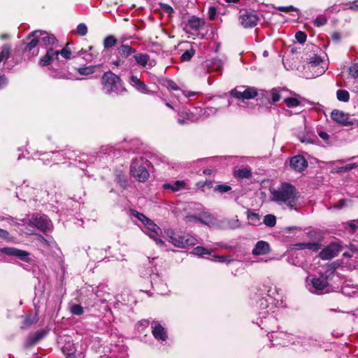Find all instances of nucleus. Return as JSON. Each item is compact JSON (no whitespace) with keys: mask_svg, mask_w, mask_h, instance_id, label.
<instances>
[{"mask_svg":"<svg viewBox=\"0 0 358 358\" xmlns=\"http://www.w3.org/2000/svg\"><path fill=\"white\" fill-rule=\"evenodd\" d=\"M271 247L268 242L259 241L255 244L252 250V254L255 256L265 255L270 252Z\"/></svg>","mask_w":358,"mask_h":358,"instance_id":"21","label":"nucleus"},{"mask_svg":"<svg viewBox=\"0 0 358 358\" xmlns=\"http://www.w3.org/2000/svg\"><path fill=\"white\" fill-rule=\"evenodd\" d=\"M343 228L348 231L349 233L353 234L358 228V220H351L349 222H343L342 224Z\"/></svg>","mask_w":358,"mask_h":358,"instance_id":"35","label":"nucleus"},{"mask_svg":"<svg viewBox=\"0 0 358 358\" xmlns=\"http://www.w3.org/2000/svg\"><path fill=\"white\" fill-rule=\"evenodd\" d=\"M270 334L269 338L273 345H285L287 344L285 340L288 337L287 334L283 331H268Z\"/></svg>","mask_w":358,"mask_h":358,"instance_id":"25","label":"nucleus"},{"mask_svg":"<svg viewBox=\"0 0 358 358\" xmlns=\"http://www.w3.org/2000/svg\"><path fill=\"white\" fill-rule=\"evenodd\" d=\"M0 251L7 255L17 257L20 259L25 262L28 261L29 256V253L27 251L15 248H3L0 249Z\"/></svg>","mask_w":358,"mask_h":358,"instance_id":"16","label":"nucleus"},{"mask_svg":"<svg viewBox=\"0 0 358 358\" xmlns=\"http://www.w3.org/2000/svg\"><path fill=\"white\" fill-rule=\"evenodd\" d=\"M257 94V90L253 87L238 86L230 91L231 96L242 101L245 99H254Z\"/></svg>","mask_w":358,"mask_h":358,"instance_id":"9","label":"nucleus"},{"mask_svg":"<svg viewBox=\"0 0 358 358\" xmlns=\"http://www.w3.org/2000/svg\"><path fill=\"white\" fill-rule=\"evenodd\" d=\"M241 24L245 28H250L255 27L258 21V17L256 14L250 12H245L241 15Z\"/></svg>","mask_w":358,"mask_h":358,"instance_id":"19","label":"nucleus"},{"mask_svg":"<svg viewBox=\"0 0 358 358\" xmlns=\"http://www.w3.org/2000/svg\"><path fill=\"white\" fill-rule=\"evenodd\" d=\"M205 24L206 21L203 18L192 15L184 22L183 29L187 34L203 38L204 34H201V31L203 29Z\"/></svg>","mask_w":358,"mask_h":358,"instance_id":"8","label":"nucleus"},{"mask_svg":"<svg viewBox=\"0 0 358 358\" xmlns=\"http://www.w3.org/2000/svg\"><path fill=\"white\" fill-rule=\"evenodd\" d=\"M129 84L137 91L143 94H148L149 89L144 82L141 81L136 76L131 75L129 79Z\"/></svg>","mask_w":358,"mask_h":358,"instance_id":"22","label":"nucleus"},{"mask_svg":"<svg viewBox=\"0 0 358 358\" xmlns=\"http://www.w3.org/2000/svg\"><path fill=\"white\" fill-rule=\"evenodd\" d=\"M272 103H275L280 99L279 92L276 89H273L271 91Z\"/></svg>","mask_w":358,"mask_h":358,"instance_id":"63","label":"nucleus"},{"mask_svg":"<svg viewBox=\"0 0 358 358\" xmlns=\"http://www.w3.org/2000/svg\"><path fill=\"white\" fill-rule=\"evenodd\" d=\"M336 245H331L330 247L324 249L321 253L320 256L322 259H329L337 255V252L339 251L337 250L336 251H334L333 248Z\"/></svg>","mask_w":358,"mask_h":358,"instance_id":"34","label":"nucleus"},{"mask_svg":"<svg viewBox=\"0 0 358 358\" xmlns=\"http://www.w3.org/2000/svg\"><path fill=\"white\" fill-rule=\"evenodd\" d=\"M71 313L73 315H81L83 313V308L80 304H73L70 308Z\"/></svg>","mask_w":358,"mask_h":358,"instance_id":"49","label":"nucleus"},{"mask_svg":"<svg viewBox=\"0 0 358 358\" xmlns=\"http://www.w3.org/2000/svg\"><path fill=\"white\" fill-rule=\"evenodd\" d=\"M289 164L292 169L298 172L303 171L307 166L308 162L301 155H296L290 159Z\"/></svg>","mask_w":358,"mask_h":358,"instance_id":"18","label":"nucleus"},{"mask_svg":"<svg viewBox=\"0 0 358 358\" xmlns=\"http://www.w3.org/2000/svg\"><path fill=\"white\" fill-rule=\"evenodd\" d=\"M357 167V163H350V164H348L345 166H343L341 167H339L337 170V172L338 173H344V172L349 171L352 169H356Z\"/></svg>","mask_w":358,"mask_h":358,"instance_id":"48","label":"nucleus"},{"mask_svg":"<svg viewBox=\"0 0 358 358\" xmlns=\"http://www.w3.org/2000/svg\"><path fill=\"white\" fill-rule=\"evenodd\" d=\"M143 224L145 227V233L148 234L150 238L154 240L156 244L163 246L164 242L160 238L162 234L161 229L149 218L148 219V222H145Z\"/></svg>","mask_w":358,"mask_h":358,"instance_id":"11","label":"nucleus"},{"mask_svg":"<svg viewBox=\"0 0 358 358\" xmlns=\"http://www.w3.org/2000/svg\"><path fill=\"white\" fill-rule=\"evenodd\" d=\"M10 54V48L8 45H4L0 52V63L8 59Z\"/></svg>","mask_w":358,"mask_h":358,"instance_id":"45","label":"nucleus"},{"mask_svg":"<svg viewBox=\"0 0 358 358\" xmlns=\"http://www.w3.org/2000/svg\"><path fill=\"white\" fill-rule=\"evenodd\" d=\"M55 51L58 52V56L60 55L63 58L66 59H69L71 55V52L68 48V45H66L61 50H55Z\"/></svg>","mask_w":358,"mask_h":358,"instance_id":"50","label":"nucleus"},{"mask_svg":"<svg viewBox=\"0 0 358 358\" xmlns=\"http://www.w3.org/2000/svg\"><path fill=\"white\" fill-rule=\"evenodd\" d=\"M295 38L296 41L301 44L304 43L306 41V34L301 31H299L295 34Z\"/></svg>","mask_w":358,"mask_h":358,"instance_id":"56","label":"nucleus"},{"mask_svg":"<svg viewBox=\"0 0 358 358\" xmlns=\"http://www.w3.org/2000/svg\"><path fill=\"white\" fill-rule=\"evenodd\" d=\"M41 35V30H36L30 33L27 37L28 41L25 47V50L30 52L38 44L40 45V36Z\"/></svg>","mask_w":358,"mask_h":358,"instance_id":"20","label":"nucleus"},{"mask_svg":"<svg viewBox=\"0 0 358 358\" xmlns=\"http://www.w3.org/2000/svg\"><path fill=\"white\" fill-rule=\"evenodd\" d=\"M210 220V215H205L203 217H199L197 215H190L186 216V222H201L205 224H208V222Z\"/></svg>","mask_w":358,"mask_h":358,"instance_id":"32","label":"nucleus"},{"mask_svg":"<svg viewBox=\"0 0 358 358\" xmlns=\"http://www.w3.org/2000/svg\"><path fill=\"white\" fill-rule=\"evenodd\" d=\"M228 226L231 229H238L241 227V222L238 219H232L228 222Z\"/></svg>","mask_w":358,"mask_h":358,"instance_id":"60","label":"nucleus"},{"mask_svg":"<svg viewBox=\"0 0 358 358\" xmlns=\"http://www.w3.org/2000/svg\"><path fill=\"white\" fill-rule=\"evenodd\" d=\"M102 91L105 94L109 96L122 95L127 92L123 85V82L120 77L108 71L105 72L101 78Z\"/></svg>","mask_w":358,"mask_h":358,"instance_id":"2","label":"nucleus"},{"mask_svg":"<svg viewBox=\"0 0 358 358\" xmlns=\"http://www.w3.org/2000/svg\"><path fill=\"white\" fill-rule=\"evenodd\" d=\"M333 274L334 271H327L325 273L309 275L306 280V288L313 294H320L328 292L329 278Z\"/></svg>","mask_w":358,"mask_h":358,"instance_id":"4","label":"nucleus"},{"mask_svg":"<svg viewBox=\"0 0 358 358\" xmlns=\"http://www.w3.org/2000/svg\"><path fill=\"white\" fill-rule=\"evenodd\" d=\"M264 224L269 227H273L276 224V217L275 215L268 214L264 217Z\"/></svg>","mask_w":358,"mask_h":358,"instance_id":"43","label":"nucleus"},{"mask_svg":"<svg viewBox=\"0 0 358 358\" xmlns=\"http://www.w3.org/2000/svg\"><path fill=\"white\" fill-rule=\"evenodd\" d=\"M117 56L124 59H129L136 53V49L128 44H121L117 48Z\"/></svg>","mask_w":358,"mask_h":358,"instance_id":"23","label":"nucleus"},{"mask_svg":"<svg viewBox=\"0 0 358 358\" xmlns=\"http://www.w3.org/2000/svg\"><path fill=\"white\" fill-rule=\"evenodd\" d=\"M271 200L279 205H285L290 209L298 204L299 193L296 187L287 182H283L277 189L271 191Z\"/></svg>","mask_w":358,"mask_h":358,"instance_id":"1","label":"nucleus"},{"mask_svg":"<svg viewBox=\"0 0 358 358\" xmlns=\"http://www.w3.org/2000/svg\"><path fill=\"white\" fill-rule=\"evenodd\" d=\"M306 249L313 252H317L321 248V244L318 241L306 243Z\"/></svg>","mask_w":358,"mask_h":358,"instance_id":"46","label":"nucleus"},{"mask_svg":"<svg viewBox=\"0 0 358 358\" xmlns=\"http://www.w3.org/2000/svg\"><path fill=\"white\" fill-rule=\"evenodd\" d=\"M192 253L199 257H204L205 255H210L212 251L202 246H197L193 249Z\"/></svg>","mask_w":358,"mask_h":358,"instance_id":"41","label":"nucleus"},{"mask_svg":"<svg viewBox=\"0 0 358 358\" xmlns=\"http://www.w3.org/2000/svg\"><path fill=\"white\" fill-rule=\"evenodd\" d=\"M194 55H195V50L193 48H192L187 50L184 52V53L180 57V59L182 62H188L192 58V57Z\"/></svg>","mask_w":358,"mask_h":358,"instance_id":"44","label":"nucleus"},{"mask_svg":"<svg viewBox=\"0 0 358 358\" xmlns=\"http://www.w3.org/2000/svg\"><path fill=\"white\" fill-rule=\"evenodd\" d=\"M268 299L262 298L257 302V306L260 310L259 312V317L257 319V324L266 331L271 329V325L275 323V319L272 315L273 313V305H268Z\"/></svg>","mask_w":358,"mask_h":358,"instance_id":"3","label":"nucleus"},{"mask_svg":"<svg viewBox=\"0 0 358 358\" xmlns=\"http://www.w3.org/2000/svg\"><path fill=\"white\" fill-rule=\"evenodd\" d=\"M211 261L217 262L220 263H226L229 264L234 262V259L231 257V256H224V255H213L212 258L210 259Z\"/></svg>","mask_w":358,"mask_h":358,"instance_id":"37","label":"nucleus"},{"mask_svg":"<svg viewBox=\"0 0 358 358\" xmlns=\"http://www.w3.org/2000/svg\"><path fill=\"white\" fill-rule=\"evenodd\" d=\"M117 43V39L113 35L107 36L103 41V45L104 48L108 49L114 47Z\"/></svg>","mask_w":358,"mask_h":358,"instance_id":"40","label":"nucleus"},{"mask_svg":"<svg viewBox=\"0 0 358 358\" xmlns=\"http://www.w3.org/2000/svg\"><path fill=\"white\" fill-rule=\"evenodd\" d=\"M280 289L268 281L263 285L262 292H266L267 299L275 301V307L282 303V294L280 293Z\"/></svg>","mask_w":358,"mask_h":358,"instance_id":"10","label":"nucleus"},{"mask_svg":"<svg viewBox=\"0 0 358 358\" xmlns=\"http://www.w3.org/2000/svg\"><path fill=\"white\" fill-rule=\"evenodd\" d=\"M149 162L143 157L134 159L131 164L130 172L131 176L139 182H145L149 178L147 170Z\"/></svg>","mask_w":358,"mask_h":358,"instance_id":"7","label":"nucleus"},{"mask_svg":"<svg viewBox=\"0 0 358 358\" xmlns=\"http://www.w3.org/2000/svg\"><path fill=\"white\" fill-rule=\"evenodd\" d=\"M331 117L335 122L344 126L353 124V122L350 120L348 114L338 110H334L331 113Z\"/></svg>","mask_w":358,"mask_h":358,"instance_id":"17","label":"nucleus"},{"mask_svg":"<svg viewBox=\"0 0 358 358\" xmlns=\"http://www.w3.org/2000/svg\"><path fill=\"white\" fill-rule=\"evenodd\" d=\"M224 65V60L219 57H215L206 61V66L209 71H221Z\"/></svg>","mask_w":358,"mask_h":358,"instance_id":"27","label":"nucleus"},{"mask_svg":"<svg viewBox=\"0 0 358 358\" xmlns=\"http://www.w3.org/2000/svg\"><path fill=\"white\" fill-rule=\"evenodd\" d=\"M349 74L351 77L356 78H358V64H354L349 68Z\"/></svg>","mask_w":358,"mask_h":358,"instance_id":"55","label":"nucleus"},{"mask_svg":"<svg viewBox=\"0 0 358 358\" xmlns=\"http://www.w3.org/2000/svg\"><path fill=\"white\" fill-rule=\"evenodd\" d=\"M202 117L203 116H209L211 114H215L216 112H217V109L215 108H213V107H207L204 109L202 108Z\"/></svg>","mask_w":358,"mask_h":358,"instance_id":"59","label":"nucleus"},{"mask_svg":"<svg viewBox=\"0 0 358 358\" xmlns=\"http://www.w3.org/2000/svg\"><path fill=\"white\" fill-rule=\"evenodd\" d=\"M152 334L154 338L159 341H165L168 338L166 329L157 321L151 323Z\"/></svg>","mask_w":358,"mask_h":358,"instance_id":"15","label":"nucleus"},{"mask_svg":"<svg viewBox=\"0 0 358 358\" xmlns=\"http://www.w3.org/2000/svg\"><path fill=\"white\" fill-rule=\"evenodd\" d=\"M87 51L86 50H84L83 49H81L79 52H78V55L79 56H81L83 57V59L85 60H86L87 62H92V59H93V55H94V53L92 52L89 55H86Z\"/></svg>","mask_w":358,"mask_h":358,"instance_id":"58","label":"nucleus"},{"mask_svg":"<svg viewBox=\"0 0 358 358\" xmlns=\"http://www.w3.org/2000/svg\"><path fill=\"white\" fill-rule=\"evenodd\" d=\"M277 9L280 11L285 12V13H289L291 11H299V9L294 7L293 6H279L277 8Z\"/></svg>","mask_w":358,"mask_h":358,"instance_id":"61","label":"nucleus"},{"mask_svg":"<svg viewBox=\"0 0 358 358\" xmlns=\"http://www.w3.org/2000/svg\"><path fill=\"white\" fill-rule=\"evenodd\" d=\"M336 97L340 101L348 102L350 99V94L347 90H338L336 92Z\"/></svg>","mask_w":358,"mask_h":358,"instance_id":"42","label":"nucleus"},{"mask_svg":"<svg viewBox=\"0 0 358 358\" xmlns=\"http://www.w3.org/2000/svg\"><path fill=\"white\" fill-rule=\"evenodd\" d=\"M247 217L250 224L258 225L260 223V215L258 213L248 210Z\"/></svg>","mask_w":358,"mask_h":358,"instance_id":"39","label":"nucleus"},{"mask_svg":"<svg viewBox=\"0 0 358 358\" xmlns=\"http://www.w3.org/2000/svg\"><path fill=\"white\" fill-rule=\"evenodd\" d=\"M150 324V322L147 320H143L138 322L136 324V329L139 332H142L146 329Z\"/></svg>","mask_w":358,"mask_h":358,"instance_id":"53","label":"nucleus"},{"mask_svg":"<svg viewBox=\"0 0 358 358\" xmlns=\"http://www.w3.org/2000/svg\"><path fill=\"white\" fill-rule=\"evenodd\" d=\"M164 234L167 241L177 248H184L195 245L199 243L196 237L190 234L180 235L171 229H166Z\"/></svg>","mask_w":358,"mask_h":358,"instance_id":"5","label":"nucleus"},{"mask_svg":"<svg viewBox=\"0 0 358 358\" xmlns=\"http://www.w3.org/2000/svg\"><path fill=\"white\" fill-rule=\"evenodd\" d=\"M55 59L59 60L58 52H55L53 48H50L47 50L46 54L39 60V65L46 66Z\"/></svg>","mask_w":358,"mask_h":358,"instance_id":"26","label":"nucleus"},{"mask_svg":"<svg viewBox=\"0 0 358 358\" xmlns=\"http://www.w3.org/2000/svg\"><path fill=\"white\" fill-rule=\"evenodd\" d=\"M100 66H101V64L80 67L77 69V71L82 76H90L94 73L96 71V69Z\"/></svg>","mask_w":358,"mask_h":358,"instance_id":"31","label":"nucleus"},{"mask_svg":"<svg viewBox=\"0 0 358 358\" xmlns=\"http://www.w3.org/2000/svg\"><path fill=\"white\" fill-rule=\"evenodd\" d=\"M76 31L80 36H84L87 33V27L84 23H80L77 26Z\"/></svg>","mask_w":358,"mask_h":358,"instance_id":"52","label":"nucleus"},{"mask_svg":"<svg viewBox=\"0 0 358 358\" xmlns=\"http://www.w3.org/2000/svg\"><path fill=\"white\" fill-rule=\"evenodd\" d=\"M307 68L309 70L314 71L313 74V76L314 77L321 76L326 70L324 61L317 55H315L309 59Z\"/></svg>","mask_w":358,"mask_h":358,"instance_id":"13","label":"nucleus"},{"mask_svg":"<svg viewBox=\"0 0 358 358\" xmlns=\"http://www.w3.org/2000/svg\"><path fill=\"white\" fill-rule=\"evenodd\" d=\"M231 187L226 185H219L215 187V189L220 192H227L231 190Z\"/></svg>","mask_w":358,"mask_h":358,"instance_id":"64","label":"nucleus"},{"mask_svg":"<svg viewBox=\"0 0 358 358\" xmlns=\"http://www.w3.org/2000/svg\"><path fill=\"white\" fill-rule=\"evenodd\" d=\"M117 183L122 187H125L127 183V178L124 175H118L116 177Z\"/></svg>","mask_w":358,"mask_h":358,"instance_id":"62","label":"nucleus"},{"mask_svg":"<svg viewBox=\"0 0 358 358\" xmlns=\"http://www.w3.org/2000/svg\"><path fill=\"white\" fill-rule=\"evenodd\" d=\"M297 137L299 140L303 143L314 144L317 141V138L315 136H309L304 132H299Z\"/></svg>","mask_w":358,"mask_h":358,"instance_id":"33","label":"nucleus"},{"mask_svg":"<svg viewBox=\"0 0 358 358\" xmlns=\"http://www.w3.org/2000/svg\"><path fill=\"white\" fill-rule=\"evenodd\" d=\"M202 108H194L192 110L184 108L178 111V115L184 116L188 122H195L202 117Z\"/></svg>","mask_w":358,"mask_h":358,"instance_id":"14","label":"nucleus"},{"mask_svg":"<svg viewBox=\"0 0 358 358\" xmlns=\"http://www.w3.org/2000/svg\"><path fill=\"white\" fill-rule=\"evenodd\" d=\"M131 215L139 220L143 224L145 222H148V217H147L144 214L141 213L135 210H131Z\"/></svg>","mask_w":358,"mask_h":358,"instance_id":"54","label":"nucleus"},{"mask_svg":"<svg viewBox=\"0 0 358 358\" xmlns=\"http://www.w3.org/2000/svg\"><path fill=\"white\" fill-rule=\"evenodd\" d=\"M343 292L346 294V296H352L354 294H358V287L357 285L346 283V286L343 289Z\"/></svg>","mask_w":358,"mask_h":358,"instance_id":"38","label":"nucleus"},{"mask_svg":"<svg viewBox=\"0 0 358 358\" xmlns=\"http://www.w3.org/2000/svg\"><path fill=\"white\" fill-rule=\"evenodd\" d=\"M285 103L289 108L295 107L300 104V101L294 97L287 98L285 99Z\"/></svg>","mask_w":358,"mask_h":358,"instance_id":"51","label":"nucleus"},{"mask_svg":"<svg viewBox=\"0 0 358 358\" xmlns=\"http://www.w3.org/2000/svg\"><path fill=\"white\" fill-rule=\"evenodd\" d=\"M327 22V20L325 17L320 15L317 17L314 20V24L317 27H321L324 25Z\"/></svg>","mask_w":358,"mask_h":358,"instance_id":"57","label":"nucleus"},{"mask_svg":"<svg viewBox=\"0 0 358 358\" xmlns=\"http://www.w3.org/2000/svg\"><path fill=\"white\" fill-rule=\"evenodd\" d=\"M39 42L41 45H54L57 39L54 35L41 31Z\"/></svg>","mask_w":358,"mask_h":358,"instance_id":"28","label":"nucleus"},{"mask_svg":"<svg viewBox=\"0 0 358 358\" xmlns=\"http://www.w3.org/2000/svg\"><path fill=\"white\" fill-rule=\"evenodd\" d=\"M48 330L41 329L35 333L30 334L26 341L25 345L27 347L35 345L37 342L43 339L47 334Z\"/></svg>","mask_w":358,"mask_h":358,"instance_id":"24","label":"nucleus"},{"mask_svg":"<svg viewBox=\"0 0 358 358\" xmlns=\"http://www.w3.org/2000/svg\"><path fill=\"white\" fill-rule=\"evenodd\" d=\"M350 251H346L343 254L345 257H352L354 253H358V245L350 244L349 246Z\"/></svg>","mask_w":358,"mask_h":358,"instance_id":"47","label":"nucleus"},{"mask_svg":"<svg viewBox=\"0 0 358 358\" xmlns=\"http://www.w3.org/2000/svg\"><path fill=\"white\" fill-rule=\"evenodd\" d=\"M234 176L237 178H249L252 176L251 170L248 168L238 169L234 172Z\"/></svg>","mask_w":358,"mask_h":358,"instance_id":"36","label":"nucleus"},{"mask_svg":"<svg viewBox=\"0 0 358 358\" xmlns=\"http://www.w3.org/2000/svg\"><path fill=\"white\" fill-rule=\"evenodd\" d=\"M133 58L134 59L136 64L142 67H145L150 59V57L148 54L138 52L137 51L136 53L133 55Z\"/></svg>","mask_w":358,"mask_h":358,"instance_id":"29","label":"nucleus"},{"mask_svg":"<svg viewBox=\"0 0 358 358\" xmlns=\"http://www.w3.org/2000/svg\"><path fill=\"white\" fill-rule=\"evenodd\" d=\"M185 186V182L181 180H176L173 184L166 183L164 184L163 188L165 189H171L173 192H178L183 189Z\"/></svg>","mask_w":358,"mask_h":358,"instance_id":"30","label":"nucleus"},{"mask_svg":"<svg viewBox=\"0 0 358 358\" xmlns=\"http://www.w3.org/2000/svg\"><path fill=\"white\" fill-rule=\"evenodd\" d=\"M62 350L66 358H84L82 350H78V344L76 345L70 338L65 341Z\"/></svg>","mask_w":358,"mask_h":358,"instance_id":"12","label":"nucleus"},{"mask_svg":"<svg viewBox=\"0 0 358 358\" xmlns=\"http://www.w3.org/2000/svg\"><path fill=\"white\" fill-rule=\"evenodd\" d=\"M6 220H10L17 225H28L31 228H37L43 232L49 231L52 226L51 221L48 219V216L45 215H34L29 219L20 220V221L22 224L16 222L15 219L12 217H8Z\"/></svg>","mask_w":358,"mask_h":358,"instance_id":"6","label":"nucleus"}]
</instances>
